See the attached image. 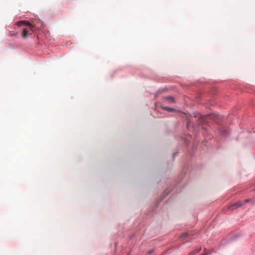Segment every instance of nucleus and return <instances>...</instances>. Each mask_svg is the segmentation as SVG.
<instances>
[{
    "label": "nucleus",
    "instance_id": "obj_1",
    "mask_svg": "<svg viewBox=\"0 0 255 255\" xmlns=\"http://www.w3.org/2000/svg\"><path fill=\"white\" fill-rule=\"evenodd\" d=\"M24 24L25 25L28 26V27L24 28L22 29L21 36L23 38H27L29 35L31 34L32 31V25L28 21L22 20L17 22V24L18 26L21 24Z\"/></svg>",
    "mask_w": 255,
    "mask_h": 255
},
{
    "label": "nucleus",
    "instance_id": "obj_2",
    "mask_svg": "<svg viewBox=\"0 0 255 255\" xmlns=\"http://www.w3.org/2000/svg\"><path fill=\"white\" fill-rule=\"evenodd\" d=\"M243 205L242 202L241 201H238L236 203H234L231 206H229V209H231V210H234L240 206H241Z\"/></svg>",
    "mask_w": 255,
    "mask_h": 255
},
{
    "label": "nucleus",
    "instance_id": "obj_3",
    "mask_svg": "<svg viewBox=\"0 0 255 255\" xmlns=\"http://www.w3.org/2000/svg\"><path fill=\"white\" fill-rule=\"evenodd\" d=\"M164 99L166 101H168L169 103H174V102L173 98L171 96L166 97Z\"/></svg>",
    "mask_w": 255,
    "mask_h": 255
},
{
    "label": "nucleus",
    "instance_id": "obj_4",
    "mask_svg": "<svg viewBox=\"0 0 255 255\" xmlns=\"http://www.w3.org/2000/svg\"><path fill=\"white\" fill-rule=\"evenodd\" d=\"M162 109L167 111L168 112H173L175 111L174 109L169 108L168 107H162Z\"/></svg>",
    "mask_w": 255,
    "mask_h": 255
},
{
    "label": "nucleus",
    "instance_id": "obj_5",
    "mask_svg": "<svg viewBox=\"0 0 255 255\" xmlns=\"http://www.w3.org/2000/svg\"><path fill=\"white\" fill-rule=\"evenodd\" d=\"M201 248L198 249H197V250H195V251H193V252H191V253H190V255H192L195 254H196V253H199V252L201 251Z\"/></svg>",
    "mask_w": 255,
    "mask_h": 255
},
{
    "label": "nucleus",
    "instance_id": "obj_6",
    "mask_svg": "<svg viewBox=\"0 0 255 255\" xmlns=\"http://www.w3.org/2000/svg\"><path fill=\"white\" fill-rule=\"evenodd\" d=\"M9 35L10 36H13L15 35V34L12 31H9Z\"/></svg>",
    "mask_w": 255,
    "mask_h": 255
},
{
    "label": "nucleus",
    "instance_id": "obj_7",
    "mask_svg": "<svg viewBox=\"0 0 255 255\" xmlns=\"http://www.w3.org/2000/svg\"><path fill=\"white\" fill-rule=\"evenodd\" d=\"M187 235H188V234H187V233H184V234H183L182 236H181V238H183V237H185V236H187Z\"/></svg>",
    "mask_w": 255,
    "mask_h": 255
},
{
    "label": "nucleus",
    "instance_id": "obj_8",
    "mask_svg": "<svg viewBox=\"0 0 255 255\" xmlns=\"http://www.w3.org/2000/svg\"><path fill=\"white\" fill-rule=\"evenodd\" d=\"M250 201V199H246V200H245L244 201V202L245 203H246V202H249Z\"/></svg>",
    "mask_w": 255,
    "mask_h": 255
},
{
    "label": "nucleus",
    "instance_id": "obj_9",
    "mask_svg": "<svg viewBox=\"0 0 255 255\" xmlns=\"http://www.w3.org/2000/svg\"><path fill=\"white\" fill-rule=\"evenodd\" d=\"M153 250H151V251H149L148 252V254H152L153 253Z\"/></svg>",
    "mask_w": 255,
    "mask_h": 255
},
{
    "label": "nucleus",
    "instance_id": "obj_10",
    "mask_svg": "<svg viewBox=\"0 0 255 255\" xmlns=\"http://www.w3.org/2000/svg\"><path fill=\"white\" fill-rule=\"evenodd\" d=\"M208 255V253H205V254H204V255Z\"/></svg>",
    "mask_w": 255,
    "mask_h": 255
}]
</instances>
